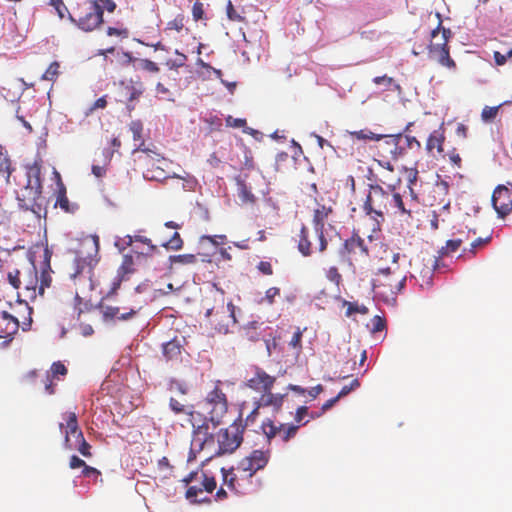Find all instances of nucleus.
I'll use <instances>...</instances> for the list:
<instances>
[{
    "label": "nucleus",
    "instance_id": "9d476101",
    "mask_svg": "<svg viewBox=\"0 0 512 512\" xmlns=\"http://www.w3.org/2000/svg\"><path fill=\"white\" fill-rule=\"evenodd\" d=\"M220 385L221 381H216L215 386L207 393L204 400L213 427L220 424L228 410L227 397L222 391Z\"/></svg>",
    "mask_w": 512,
    "mask_h": 512
},
{
    "label": "nucleus",
    "instance_id": "f8f14e48",
    "mask_svg": "<svg viewBox=\"0 0 512 512\" xmlns=\"http://www.w3.org/2000/svg\"><path fill=\"white\" fill-rule=\"evenodd\" d=\"M340 256L352 266L355 263L366 262L369 257V249L365 240L357 233H353L344 241L340 249Z\"/></svg>",
    "mask_w": 512,
    "mask_h": 512
},
{
    "label": "nucleus",
    "instance_id": "680f3d73",
    "mask_svg": "<svg viewBox=\"0 0 512 512\" xmlns=\"http://www.w3.org/2000/svg\"><path fill=\"white\" fill-rule=\"evenodd\" d=\"M226 126L232 128H245L246 127V119L244 118H234L231 115L227 116L225 119Z\"/></svg>",
    "mask_w": 512,
    "mask_h": 512
},
{
    "label": "nucleus",
    "instance_id": "a19ab883",
    "mask_svg": "<svg viewBox=\"0 0 512 512\" xmlns=\"http://www.w3.org/2000/svg\"><path fill=\"white\" fill-rule=\"evenodd\" d=\"M169 407L175 414H188L190 409L193 408V405H188L185 403L180 402L179 400L175 398H170L169 400Z\"/></svg>",
    "mask_w": 512,
    "mask_h": 512
},
{
    "label": "nucleus",
    "instance_id": "37998d69",
    "mask_svg": "<svg viewBox=\"0 0 512 512\" xmlns=\"http://www.w3.org/2000/svg\"><path fill=\"white\" fill-rule=\"evenodd\" d=\"M170 260L181 265H194L197 263V257L194 254L174 255L170 257Z\"/></svg>",
    "mask_w": 512,
    "mask_h": 512
},
{
    "label": "nucleus",
    "instance_id": "cd10ccee",
    "mask_svg": "<svg viewBox=\"0 0 512 512\" xmlns=\"http://www.w3.org/2000/svg\"><path fill=\"white\" fill-rule=\"evenodd\" d=\"M99 308L105 321H112L114 319L125 321L131 319L136 314V311L133 309L120 313L118 307L100 305Z\"/></svg>",
    "mask_w": 512,
    "mask_h": 512
},
{
    "label": "nucleus",
    "instance_id": "864d4df0",
    "mask_svg": "<svg viewBox=\"0 0 512 512\" xmlns=\"http://www.w3.org/2000/svg\"><path fill=\"white\" fill-rule=\"evenodd\" d=\"M133 265H134L133 257L131 255H124L122 264L119 267L118 273L122 276L125 274H128V273H131L133 271Z\"/></svg>",
    "mask_w": 512,
    "mask_h": 512
},
{
    "label": "nucleus",
    "instance_id": "e2e57ef3",
    "mask_svg": "<svg viewBox=\"0 0 512 512\" xmlns=\"http://www.w3.org/2000/svg\"><path fill=\"white\" fill-rule=\"evenodd\" d=\"M386 328V321L384 318L376 315L372 318V333L381 332Z\"/></svg>",
    "mask_w": 512,
    "mask_h": 512
},
{
    "label": "nucleus",
    "instance_id": "393cba45",
    "mask_svg": "<svg viewBox=\"0 0 512 512\" xmlns=\"http://www.w3.org/2000/svg\"><path fill=\"white\" fill-rule=\"evenodd\" d=\"M223 476V485L227 486L231 491L235 493H243L242 481H249L245 476L241 475V472L236 471L235 468L221 469Z\"/></svg>",
    "mask_w": 512,
    "mask_h": 512
},
{
    "label": "nucleus",
    "instance_id": "9b49d317",
    "mask_svg": "<svg viewBox=\"0 0 512 512\" xmlns=\"http://www.w3.org/2000/svg\"><path fill=\"white\" fill-rule=\"evenodd\" d=\"M235 308L233 303L229 302L226 306L222 304L218 307L207 309L205 316L209 318L210 325L213 326L215 331L220 334H227L230 326L237 322Z\"/></svg>",
    "mask_w": 512,
    "mask_h": 512
},
{
    "label": "nucleus",
    "instance_id": "b1692460",
    "mask_svg": "<svg viewBox=\"0 0 512 512\" xmlns=\"http://www.w3.org/2000/svg\"><path fill=\"white\" fill-rule=\"evenodd\" d=\"M19 329V321L8 312L0 313V339L10 342Z\"/></svg>",
    "mask_w": 512,
    "mask_h": 512
},
{
    "label": "nucleus",
    "instance_id": "de8ad7c7",
    "mask_svg": "<svg viewBox=\"0 0 512 512\" xmlns=\"http://www.w3.org/2000/svg\"><path fill=\"white\" fill-rule=\"evenodd\" d=\"M161 245L167 249L180 250L183 247V240L178 232H174L173 236Z\"/></svg>",
    "mask_w": 512,
    "mask_h": 512
},
{
    "label": "nucleus",
    "instance_id": "a878e982",
    "mask_svg": "<svg viewBox=\"0 0 512 512\" xmlns=\"http://www.w3.org/2000/svg\"><path fill=\"white\" fill-rule=\"evenodd\" d=\"M217 483L213 476H209L207 473H201V484L200 486L192 485L189 486L186 491V498L190 501H195L196 496L206 491L208 493H212L216 489Z\"/></svg>",
    "mask_w": 512,
    "mask_h": 512
},
{
    "label": "nucleus",
    "instance_id": "c03bdc74",
    "mask_svg": "<svg viewBox=\"0 0 512 512\" xmlns=\"http://www.w3.org/2000/svg\"><path fill=\"white\" fill-rule=\"evenodd\" d=\"M23 272V267L21 269H13L8 272L7 279L9 284L15 288L20 289L21 288V276Z\"/></svg>",
    "mask_w": 512,
    "mask_h": 512
},
{
    "label": "nucleus",
    "instance_id": "f704fd0d",
    "mask_svg": "<svg viewBox=\"0 0 512 512\" xmlns=\"http://www.w3.org/2000/svg\"><path fill=\"white\" fill-rule=\"evenodd\" d=\"M238 196L244 203H254L256 198L244 180L237 178Z\"/></svg>",
    "mask_w": 512,
    "mask_h": 512
},
{
    "label": "nucleus",
    "instance_id": "39448f33",
    "mask_svg": "<svg viewBox=\"0 0 512 512\" xmlns=\"http://www.w3.org/2000/svg\"><path fill=\"white\" fill-rule=\"evenodd\" d=\"M376 149L379 158H392L394 161L404 158L410 150L419 151L420 142L414 137L402 133L387 135L381 139Z\"/></svg>",
    "mask_w": 512,
    "mask_h": 512
},
{
    "label": "nucleus",
    "instance_id": "5fc2aeb1",
    "mask_svg": "<svg viewBox=\"0 0 512 512\" xmlns=\"http://www.w3.org/2000/svg\"><path fill=\"white\" fill-rule=\"evenodd\" d=\"M107 104H108L107 95H104V96L98 98L90 107H88L85 110L84 115L86 117H88L97 109H105L107 107Z\"/></svg>",
    "mask_w": 512,
    "mask_h": 512
},
{
    "label": "nucleus",
    "instance_id": "052dcab7",
    "mask_svg": "<svg viewBox=\"0 0 512 512\" xmlns=\"http://www.w3.org/2000/svg\"><path fill=\"white\" fill-rule=\"evenodd\" d=\"M326 277L327 279L336 284L337 286L340 284V282L342 281V276L341 274L339 273L337 267L335 266H332L330 267L327 272H326Z\"/></svg>",
    "mask_w": 512,
    "mask_h": 512
},
{
    "label": "nucleus",
    "instance_id": "ea45409f",
    "mask_svg": "<svg viewBox=\"0 0 512 512\" xmlns=\"http://www.w3.org/2000/svg\"><path fill=\"white\" fill-rule=\"evenodd\" d=\"M55 206H59L63 211L70 212V203L66 196V188L62 183H60V188L58 191L57 200Z\"/></svg>",
    "mask_w": 512,
    "mask_h": 512
},
{
    "label": "nucleus",
    "instance_id": "dca6fc26",
    "mask_svg": "<svg viewBox=\"0 0 512 512\" xmlns=\"http://www.w3.org/2000/svg\"><path fill=\"white\" fill-rule=\"evenodd\" d=\"M275 382V376H271L264 369L255 366L252 369V376L246 380L245 386L264 395L273 389Z\"/></svg>",
    "mask_w": 512,
    "mask_h": 512
},
{
    "label": "nucleus",
    "instance_id": "f3484780",
    "mask_svg": "<svg viewBox=\"0 0 512 512\" xmlns=\"http://www.w3.org/2000/svg\"><path fill=\"white\" fill-rule=\"evenodd\" d=\"M492 205L500 218L512 212V191L504 185L495 188L492 194Z\"/></svg>",
    "mask_w": 512,
    "mask_h": 512
},
{
    "label": "nucleus",
    "instance_id": "49530a36",
    "mask_svg": "<svg viewBox=\"0 0 512 512\" xmlns=\"http://www.w3.org/2000/svg\"><path fill=\"white\" fill-rule=\"evenodd\" d=\"M280 295V289L278 287H270L265 291L263 298L259 300V304L273 305L275 298Z\"/></svg>",
    "mask_w": 512,
    "mask_h": 512
},
{
    "label": "nucleus",
    "instance_id": "473e14b6",
    "mask_svg": "<svg viewBox=\"0 0 512 512\" xmlns=\"http://www.w3.org/2000/svg\"><path fill=\"white\" fill-rule=\"evenodd\" d=\"M262 324L257 321H252L243 327V336L252 342H256L260 340L262 334L260 332V327Z\"/></svg>",
    "mask_w": 512,
    "mask_h": 512
},
{
    "label": "nucleus",
    "instance_id": "0e129e2a",
    "mask_svg": "<svg viewBox=\"0 0 512 512\" xmlns=\"http://www.w3.org/2000/svg\"><path fill=\"white\" fill-rule=\"evenodd\" d=\"M360 386V382L358 379H353L352 382L349 385H345L342 387L340 392L338 393L337 397L339 399L347 396L351 391L357 389Z\"/></svg>",
    "mask_w": 512,
    "mask_h": 512
},
{
    "label": "nucleus",
    "instance_id": "6ab92c4d",
    "mask_svg": "<svg viewBox=\"0 0 512 512\" xmlns=\"http://www.w3.org/2000/svg\"><path fill=\"white\" fill-rule=\"evenodd\" d=\"M38 286V270L34 262L32 261L28 265L23 266V272L21 276V288H24L29 293V298L35 299L38 294Z\"/></svg>",
    "mask_w": 512,
    "mask_h": 512
},
{
    "label": "nucleus",
    "instance_id": "2eb2a0df",
    "mask_svg": "<svg viewBox=\"0 0 512 512\" xmlns=\"http://www.w3.org/2000/svg\"><path fill=\"white\" fill-rule=\"evenodd\" d=\"M334 212L332 205L317 204V208L313 213V229L314 237L317 239L318 244L315 246L318 252H324L327 249V239L324 236V226L328 221L330 215Z\"/></svg>",
    "mask_w": 512,
    "mask_h": 512
},
{
    "label": "nucleus",
    "instance_id": "4468645a",
    "mask_svg": "<svg viewBox=\"0 0 512 512\" xmlns=\"http://www.w3.org/2000/svg\"><path fill=\"white\" fill-rule=\"evenodd\" d=\"M142 146H144L143 143L140 145L138 149L144 153V156L141 158L143 166L145 167V171L143 173L144 177L148 180L153 181H162L166 179V171L160 165L161 163L165 162L164 157Z\"/></svg>",
    "mask_w": 512,
    "mask_h": 512
},
{
    "label": "nucleus",
    "instance_id": "7ed1b4c3",
    "mask_svg": "<svg viewBox=\"0 0 512 512\" xmlns=\"http://www.w3.org/2000/svg\"><path fill=\"white\" fill-rule=\"evenodd\" d=\"M399 258V253H392V265L378 269L373 283L378 294L395 296L404 289L407 275L398 265Z\"/></svg>",
    "mask_w": 512,
    "mask_h": 512
},
{
    "label": "nucleus",
    "instance_id": "c9c22d12",
    "mask_svg": "<svg viewBox=\"0 0 512 512\" xmlns=\"http://www.w3.org/2000/svg\"><path fill=\"white\" fill-rule=\"evenodd\" d=\"M318 416H320V414H318V415L311 414L309 416L308 407L300 406L297 408L295 416H294V420H295L294 425H299V428H300L301 426L306 425L310 421V419H314L315 417H318Z\"/></svg>",
    "mask_w": 512,
    "mask_h": 512
},
{
    "label": "nucleus",
    "instance_id": "3c124183",
    "mask_svg": "<svg viewBox=\"0 0 512 512\" xmlns=\"http://www.w3.org/2000/svg\"><path fill=\"white\" fill-rule=\"evenodd\" d=\"M138 67L139 69L149 73H158L160 70L158 64L150 59H140Z\"/></svg>",
    "mask_w": 512,
    "mask_h": 512
},
{
    "label": "nucleus",
    "instance_id": "6e6552de",
    "mask_svg": "<svg viewBox=\"0 0 512 512\" xmlns=\"http://www.w3.org/2000/svg\"><path fill=\"white\" fill-rule=\"evenodd\" d=\"M392 200V190L386 191L378 184L370 185L369 191L364 202L363 209L368 215L379 222L384 220V215L389 213Z\"/></svg>",
    "mask_w": 512,
    "mask_h": 512
},
{
    "label": "nucleus",
    "instance_id": "a18cd8bd",
    "mask_svg": "<svg viewBox=\"0 0 512 512\" xmlns=\"http://www.w3.org/2000/svg\"><path fill=\"white\" fill-rule=\"evenodd\" d=\"M60 64L57 61L52 62L42 75L43 80L55 81L59 75Z\"/></svg>",
    "mask_w": 512,
    "mask_h": 512
},
{
    "label": "nucleus",
    "instance_id": "1a4fd4ad",
    "mask_svg": "<svg viewBox=\"0 0 512 512\" xmlns=\"http://www.w3.org/2000/svg\"><path fill=\"white\" fill-rule=\"evenodd\" d=\"M70 19L84 31H92L103 23L102 10L97 1H85L73 8Z\"/></svg>",
    "mask_w": 512,
    "mask_h": 512
},
{
    "label": "nucleus",
    "instance_id": "603ef678",
    "mask_svg": "<svg viewBox=\"0 0 512 512\" xmlns=\"http://www.w3.org/2000/svg\"><path fill=\"white\" fill-rule=\"evenodd\" d=\"M464 242V239L458 238V239H450L446 242V246L442 248V254L448 255L449 253H453L457 251L462 243Z\"/></svg>",
    "mask_w": 512,
    "mask_h": 512
},
{
    "label": "nucleus",
    "instance_id": "69168bd1",
    "mask_svg": "<svg viewBox=\"0 0 512 512\" xmlns=\"http://www.w3.org/2000/svg\"><path fill=\"white\" fill-rule=\"evenodd\" d=\"M204 6L201 2H195L192 7V16L195 21L204 19Z\"/></svg>",
    "mask_w": 512,
    "mask_h": 512
},
{
    "label": "nucleus",
    "instance_id": "c85d7f7f",
    "mask_svg": "<svg viewBox=\"0 0 512 512\" xmlns=\"http://www.w3.org/2000/svg\"><path fill=\"white\" fill-rule=\"evenodd\" d=\"M445 141V135L442 130H434L428 137L426 142V150L428 153H433L436 149L437 153L442 155L444 153L443 145Z\"/></svg>",
    "mask_w": 512,
    "mask_h": 512
},
{
    "label": "nucleus",
    "instance_id": "0eeeda50",
    "mask_svg": "<svg viewBox=\"0 0 512 512\" xmlns=\"http://www.w3.org/2000/svg\"><path fill=\"white\" fill-rule=\"evenodd\" d=\"M246 425L241 417H238L226 428H221L217 434L218 449L216 455H225L235 452L243 442Z\"/></svg>",
    "mask_w": 512,
    "mask_h": 512
},
{
    "label": "nucleus",
    "instance_id": "5701e85b",
    "mask_svg": "<svg viewBox=\"0 0 512 512\" xmlns=\"http://www.w3.org/2000/svg\"><path fill=\"white\" fill-rule=\"evenodd\" d=\"M121 85L123 86L127 109L132 111L135 108L134 102L137 101L144 93V85L140 78H137L136 80L130 79L126 83L122 82Z\"/></svg>",
    "mask_w": 512,
    "mask_h": 512
},
{
    "label": "nucleus",
    "instance_id": "e433bc0d",
    "mask_svg": "<svg viewBox=\"0 0 512 512\" xmlns=\"http://www.w3.org/2000/svg\"><path fill=\"white\" fill-rule=\"evenodd\" d=\"M279 437L285 443L293 439L299 430V425L280 423Z\"/></svg>",
    "mask_w": 512,
    "mask_h": 512
},
{
    "label": "nucleus",
    "instance_id": "09e8293b",
    "mask_svg": "<svg viewBox=\"0 0 512 512\" xmlns=\"http://www.w3.org/2000/svg\"><path fill=\"white\" fill-rule=\"evenodd\" d=\"M501 105L498 106H485L481 112V118L484 122L493 121L498 115V111Z\"/></svg>",
    "mask_w": 512,
    "mask_h": 512
},
{
    "label": "nucleus",
    "instance_id": "ddd939ff",
    "mask_svg": "<svg viewBox=\"0 0 512 512\" xmlns=\"http://www.w3.org/2000/svg\"><path fill=\"white\" fill-rule=\"evenodd\" d=\"M270 457L271 452L269 449H255L238 462L236 471L241 472V475L245 476L247 479H251L259 470L266 467Z\"/></svg>",
    "mask_w": 512,
    "mask_h": 512
},
{
    "label": "nucleus",
    "instance_id": "423d86ee",
    "mask_svg": "<svg viewBox=\"0 0 512 512\" xmlns=\"http://www.w3.org/2000/svg\"><path fill=\"white\" fill-rule=\"evenodd\" d=\"M421 204L414 189L403 190V192L392 189V200L389 213L400 221L411 224L418 216Z\"/></svg>",
    "mask_w": 512,
    "mask_h": 512
},
{
    "label": "nucleus",
    "instance_id": "8fccbe9b",
    "mask_svg": "<svg viewBox=\"0 0 512 512\" xmlns=\"http://www.w3.org/2000/svg\"><path fill=\"white\" fill-rule=\"evenodd\" d=\"M344 306H347L346 316H351L355 313L366 314L368 309L364 305H358L355 302L344 301Z\"/></svg>",
    "mask_w": 512,
    "mask_h": 512
},
{
    "label": "nucleus",
    "instance_id": "aec40b11",
    "mask_svg": "<svg viewBox=\"0 0 512 512\" xmlns=\"http://www.w3.org/2000/svg\"><path fill=\"white\" fill-rule=\"evenodd\" d=\"M51 257L52 251L46 245L43 250V261L40 265V275L39 278V286H38V294L43 296L45 289L49 288L52 283V274L53 270L51 268Z\"/></svg>",
    "mask_w": 512,
    "mask_h": 512
},
{
    "label": "nucleus",
    "instance_id": "72a5a7b5",
    "mask_svg": "<svg viewBox=\"0 0 512 512\" xmlns=\"http://www.w3.org/2000/svg\"><path fill=\"white\" fill-rule=\"evenodd\" d=\"M106 34L109 37H115L117 39V41L120 42V41H122L124 39H128L129 38L130 31L122 23L118 22L117 26H115V27H112V26L108 27L107 30H106Z\"/></svg>",
    "mask_w": 512,
    "mask_h": 512
},
{
    "label": "nucleus",
    "instance_id": "a211bd4d",
    "mask_svg": "<svg viewBox=\"0 0 512 512\" xmlns=\"http://www.w3.org/2000/svg\"><path fill=\"white\" fill-rule=\"evenodd\" d=\"M186 339L184 336H175L168 342L162 344V354L166 361L181 363L182 356L186 353Z\"/></svg>",
    "mask_w": 512,
    "mask_h": 512
},
{
    "label": "nucleus",
    "instance_id": "4c0bfd02",
    "mask_svg": "<svg viewBox=\"0 0 512 512\" xmlns=\"http://www.w3.org/2000/svg\"><path fill=\"white\" fill-rule=\"evenodd\" d=\"M349 135L352 139L357 140H373V141H380L383 138V135L376 134L369 129H362L358 131H350Z\"/></svg>",
    "mask_w": 512,
    "mask_h": 512
},
{
    "label": "nucleus",
    "instance_id": "774afa93",
    "mask_svg": "<svg viewBox=\"0 0 512 512\" xmlns=\"http://www.w3.org/2000/svg\"><path fill=\"white\" fill-rule=\"evenodd\" d=\"M227 16L231 21L240 22L243 20V17L235 10L232 2L229 0L227 3Z\"/></svg>",
    "mask_w": 512,
    "mask_h": 512
},
{
    "label": "nucleus",
    "instance_id": "6e6d98bb",
    "mask_svg": "<svg viewBox=\"0 0 512 512\" xmlns=\"http://www.w3.org/2000/svg\"><path fill=\"white\" fill-rule=\"evenodd\" d=\"M405 177L407 180V187L405 190L414 189L413 186L418 179V170L416 168H405Z\"/></svg>",
    "mask_w": 512,
    "mask_h": 512
},
{
    "label": "nucleus",
    "instance_id": "2f4dec72",
    "mask_svg": "<svg viewBox=\"0 0 512 512\" xmlns=\"http://www.w3.org/2000/svg\"><path fill=\"white\" fill-rule=\"evenodd\" d=\"M280 428V423L276 424L273 420L269 418L265 419L261 424L262 432L267 438V442L269 444L276 436H279Z\"/></svg>",
    "mask_w": 512,
    "mask_h": 512
},
{
    "label": "nucleus",
    "instance_id": "79ce46f5",
    "mask_svg": "<svg viewBox=\"0 0 512 512\" xmlns=\"http://www.w3.org/2000/svg\"><path fill=\"white\" fill-rule=\"evenodd\" d=\"M188 417H189V422L192 426V430L195 429V428H199L200 424L201 423H206V421L209 420V417H206L205 415H203L202 413L198 412V411H195L192 409H190V411L188 412Z\"/></svg>",
    "mask_w": 512,
    "mask_h": 512
},
{
    "label": "nucleus",
    "instance_id": "bb28decb",
    "mask_svg": "<svg viewBox=\"0 0 512 512\" xmlns=\"http://www.w3.org/2000/svg\"><path fill=\"white\" fill-rule=\"evenodd\" d=\"M286 394L273 393L272 390L261 395L257 400V408L272 407L274 412L281 410Z\"/></svg>",
    "mask_w": 512,
    "mask_h": 512
},
{
    "label": "nucleus",
    "instance_id": "412c9836",
    "mask_svg": "<svg viewBox=\"0 0 512 512\" xmlns=\"http://www.w3.org/2000/svg\"><path fill=\"white\" fill-rule=\"evenodd\" d=\"M210 424H212V421L209 419L206 423H201L199 428L192 430V450L202 451L207 444L213 442Z\"/></svg>",
    "mask_w": 512,
    "mask_h": 512
},
{
    "label": "nucleus",
    "instance_id": "7c9ffc66",
    "mask_svg": "<svg viewBox=\"0 0 512 512\" xmlns=\"http://www.w3.org/2000/svg\"><path fill=\"white\" fill-rule=\"evenodd\" d=\"M13 170L7 151L0 146V181H9Z\"/></svg>",
    "mask_w": 512,
    "mask_h": 512
},
{
    "label": "nucleus",
    "instance_id": "4d7b16f0",
    "mask_svg": "<svg viewBox=\"0 0 512 512\" xmlns=\"http://www.w3.org/2000/svg\"><path fill=\"white\" fill-rule=\"evenodd\" d=\"M185 25V16L183 14H178L173 20L167 23V29L175 30L180 32Z\"/></svg>",
    "mask_w": 512,
    "mask_h": 512
},
{
    "label": "nucleus",
    "instance_id": "f03ea898",
    "mask_svg": "<svg viewBox=\"0 0 512 512\" xmlns=\"http://www.w3.org/2000/svg\"><path fill=\"white\" fill-rule=\"evenodd\" d=\"M41 160H35L26 167L27 184L18 196V204L24 213H31L33 221L40 225L41 217L46 215L45 198L42 195Z\"/></svg>",
    "mask_w": 512,
    "mask_h": 512
},
{
    "label": "nucleus",
    "instance_id": "58836bf2",
    "mask_svg": "<svg viewBox=\"0 0 512 512\" xmlns=\"http://www.w3.org/2000/svg\"><path fill=\"white\" fill-rule=\"evenodd\" d=\"M372 81L377 86L382 85L385 88V90H400V85L397 84L392 77H389L387 75L376 76L373 78Z\"/></svg>",
    "mask_w": 512,
    "mask_h": 512
},
{
    "label": "nucleus",
    "instance_id": "13d9d810",
    "mask_svg": "<svg viewBox=\"0 0 512 512\" xmlns=\"http://www.w3.org/2000/svg\"><path fill=\"white\" fill-rule=\"evenodd\" d=\"M67 372H68V370H67L66 366L62 362L57 361L51 365L50 377L54 378V377H58V376H65L67 374Z\"/></svg>",
    "mask_w": 512,
    "mask_h": 512
},
{
    "label": "nucleus",
    "instance_id": "4be33fe9",
    "mask_svg": "<svg viewBox=\"0 0 512 512\" xmlns=\"http://www.w3.org/2000/svg\"><path fill=\"white\" fill-rule=\"evenodd\" d=\"M62 418L65 421V423H60L59 428L62 430L65 428L64 431V442L67 448H71L70 444V436H75L77 438H82V431L79 428L78 425V419L75 412H65L62 414Z\"/></svg>",
    "mask_w": 512,
    "mask_h": 512
},
{
    "label": "nucleus",
    "instance_id": "20e7f679",
    "mask_svg": "<svg viewBox=\"0 0 512 512\" xmlns=\"http://www.w3.org/2000/svg\"><path fill=\"white\" fill-rule=\"evenodd\" d=\"M438 24L430 33V44L428 45V56L430 59L438 62L441 66L448 69H455L456 63L450 57V47L448 42L452 36V32L448 28L442 26L440 13H436Z\"/></svg>",
    "mask_w": 512,
    "mask_h": 512
},
{
    "label": "nucleus",
    "instance_id": "f257e3e1",
    "mask_svg": "<svg viewBox=\"0 0 512 512\" xmlns=\"http://www.w3.org/2000/svg\"><path fill=\"white\" fill-rule=\"evenodd\" d=\"M75 254L74 271L70 276L82 292L91 291L94 289L93 268L99 261V237L97 235L85 237Z\"/></svg>",
    "mask_w": 512,
    "mask_h": 512
},
{
    "label": "nucleus",
    "instance_id": "bf43d9fd",
    "mask_svg": "<svg viewBox=\"0 0 512 512\" xmlns=\"http://www.w3.org/2000/svg\"><path fill=\"white\" fill-rule=\"evenodd\" d=\"M77 441L79 442L77 447L79 453L87 458L92 457L91 445L85 440L84 436L82 435V438H77Z\"/></svg>",
    "mask_w": 512,
    "mask_h": 512
},
{
    "label": "nucleus",
    "instance_id": "c756f323",
    "mask_svg": "<svg viewBox=\"0 0 512 512\" xmlns=\"http://www.w3.org/2000/svg\"><path fill=\"white\" fill-rule=\"evenodd\" d=\"M298 250L305 257L310 256L313 253L311 234L305 225H302L300 229Z\"/></svg>",
    "mask_w": 512,
    "mask_h": 512
},
{
    "label": "nucleus",
    "instance_id": "338daca9",
    "mask_svg": "<svg viewBox=\"0 0 512 512\" xmlns=\"http://www.w3.org/2000/svg\"><path fill=\"white\" fill-rule=\"evenodd\" d=\"M133 243V237L130 235H126L122 238H118L115 242V246L119 251H124L127 247L131 246Z\"/></svg>",
    "mask_w": 512,
    "mask_h": 512
}]
</instances>
